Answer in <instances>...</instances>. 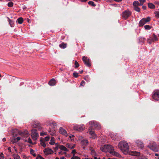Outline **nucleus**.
<instances>
[{
    "label": "nucleus",
    "mask_w": 159,
    "mask_h": 159,
    "mask_svg": "<svg viewBox=\"0 0 159 159\" xmlns=\"http://www.w3.org/2000/svg\"><path fill=\"white\" fill-rule=\"evenodd\" d=\"M101 150L103 152H109L113 156L120 157V155L118 152L115 151L114 148L111 145H104L100 147Z\"/></svg>",
    "instance_id": "obj_1"
},
{
    "label": "nucleus",
    "mask_w": 159,
    "mask_h": 159,
    "mask_svg": "<svg viewBox=\"0 0 159 159\" xmlns=\"http://www.w3.org/2000/svg\"><path fill=\"white\" fill-rule=\"evenodd\" d=\"M18 134L20 136L18 137L12 139L11 142L14 143H16L20 140H23L25 142L27 141L26 139H24L25 137H27L28 136L29 133L26 130H21L18 131Z\"/></svg>",
    "instance_id": "obj_2"
},
{
    "label": "nucleus",
    "mask_w": 159,
    "mask_h": 159,
    "mask_svg": "<svg viewBox=\"0 0 159 159\" xmlns=\"http://www.w3.org/2000/svg\"><path fill=\"white\" fill-rule=\"evenodd\" d=\"M119 148L125 154L128 153L129 151V147L127 142L125 141H122L118 143Z\"/></svg>",
    "instance_id": "obj_3"
},
{
    "label": "nucleus",
    "mask_w": 159,
    "mask_h": 159,
    "mask_svg": "<svg viewBox=\"0 0 159 159\" xmlns=\"http://www.w3.org/2000/svg\"><path fill=\"white\" fill-rule=\"evenodd\" d=\"M31 138L34 140H36L38 138L39 135L37 132V130L35 129H32L31 130Z\"/></svg>",
    "instance_id": "obj_4"
},
{
    "label": "nucleus",
    "mask_w": 159,
    "mask_h": 159,
    "mask_svg": "<svg viewBox=\"0 0 159 159\" xmlns=\"http://www.w3.org/2000/svg\"><path fill=\"white\" fill-rule=\"evenodd\" d=\"M151 18L149 17H148L146 18H143L139 22V26H141L143 25L144 24L149 22Z\"/></svg>",
    "instance_id": "obj_5"
},
{
    "label": "nucleus",
    "mask_w": 159,
    "mask_h": 159,
    "mask_svg": "<svg viewBox=\"0 0 159 159\" xmlns=\"http://www.w3.org/2000/svg\"><path fill=\"white\" fill-rule=\"evenodd\" d=\"M131 12L129 10H127L122 12V16L125 19H126L131 15Z\"/></svg>",
    "instance_id": "obj_6"
},
{
    "label": "nucleus",
    "mask_w": 159,
    "mask_h": 159,
    "mask_svg": "<svg viewBox=\"0 0 159 159\" xmlns=\"http://www.w3.org/2000/svg\"><path fill=\"white\" fill-rule=\"evenodd\" d=\"M150 149L155 152H157L158 148L155 142H152L150 143L148 146Z\"/></svg>",
    "instance_id": "obj_7"
},
{
    "label": "nucleus",
    "mask_w": 159,
    "mask_h": 159,
    "mask_svg": "<svg viewBox=\"0 0 159 159\" xmlns=\"http://www.w3.org/2000/svg\"><path fill=\"white\" fill-rule=\"evenodd\" d=\"M73 129L75 130L79 131H81L84 130L85 126L84 125L82 124L80 125H77L74 126Z\"/></svg>",
    "instance_id": "obj_8"
},
{
    "label": "nucleus",
    "mask_w": 159,
    "mask_h": 159,
    "mask_svg": "<svg viewBox=\"0 0 159 159\" xmlns=\"http://www.w3.org/2000/svg\"><path fill=\"white\" fill-rule=\"evenodd\" d=\"M89 124L91 127H93L94 128L99 129L101 128L100 125L96 121H92L89 122Z\"/></svg>",
    "instance_id": "obj_9"
},
{
    "label": "nucleus",
    "mask_w": 159,
    "mask_h": 159,
    "mask_svg": "<svg viewBox=\"0 0 159 159\" xmlns=\"http://www.w3.org/2000/svg\"><path fill=\"white\" fill-rule=\"evenodd\" d=\"M153 98L155 100H159V90H156L153 91L152 94Z\"/></svg>",
    "instance_id": "obj_10"
},
{
    "label": "nucleus",
    "mask_w": 159,
    "mask_h": 159,
    "mask_svg": "<svg viewBox=\"0 0 159 159\" xmlns=\"http://www.w3.org/2000/svg\"><path fill=\"white\" fill-rule=\"evenodd\" d=\"M82 60L84 61V64L87 66L89 67H90L91 66L90 60L87 57L84 56L82 58Z\"/></svg>",
    "instance_id": "obj_11"
},
{
    "label": "nucleus",
    "mask_w": 159,
    "mask_h": 159,
    "mask_svg": "<svg viewBox=\"0 0 159 159\" xmlns=\"http://www.w3.org/2000/svg\"><path fill=\"white\" fill-rule=\"evenodd\" d=\"M43 152L45 155H48L49 154H52L53 153V151L49 148H45Z\"/></svg>",
    "instance_id": "obj_12"
},
{
    "label": "nucleus",
    "mask_w": 159,
    "mask_h": 159,
    "mask_svg": "<svg viewBox=\"0 0 159 159\" xmlns=\"http://www.w3.org/2000/svg\"><path fill=\"white\" fill-rule=\"evenodd\" d=\"M89 132L91 135V138L93 139H95L97 138L96 134H95L93 131L90 128L89 130Z\"/></svg>",
    "instance_id": "obj_13"
},
{
    "label": "nucleus",
    "mask_w": 159,
    "mask_h": 159,
    "mask_svg": "<svg viewBox=\"0 0 159 159\" xmlns=\"http://www.w3.org/2000/svg\"><path fill=\"white\" fill-rule=\"evenodd\" d=\"M59 132L61 134L63 135H64L65 136H66V137L68 135H67V131H66V130L65 129L63 128H62V127L60 128L59 129Z\"/></svg>",
    "instance_id": "obj_14"
},
{
    "label": "nucleus",
    "mask_w": 159,
    "mask_h": 159,
    "mask_svg": "<svg viewBox=\"0 0 159 159\" xmlns=\"http://www.w3.org/2000/svg\"><path fill=\"white\" fill-rule=\"evenodd\" d=\"M128 154L131 156L137 157L140 155V152L136 151H129Z\"/></svg>",
    "instance_id": "obj_15"
},
{
    "label": "nucleus",
    "mask_w": 159,
    "mask_h": 159,
    "mask_svg": "<svg viewBox=\"0 0 159 159\" xmlns=\"http://www.w3.org/2000/svg\"><path fill=\"white\" fill-rule=\"evenodd\" d=\"M136 143L139 148H143L144 147L143 143L141 141L139 140H137Z\"/></svg>",
    "instance_id": "obj_16"
},
{
    "label": "nucleus",
    "mask_w": 159,
    "mask_h": 159,
    "mask_svg": "<svg viewBox=\"0 0 159 159\" xmlns=\"http://www.w3.org/2000/svg\"><path fill=\"white\" fill-rule=\"evenodd\" d=\"M56 80L54 79H51L49 82L48 84L51 86H53L56 85Z\"/></svg>",
    "instance_id": "obj_17"
},
{
    "label": "nucleus",
    "mask_w": 159,
    "mask_h": 159,
    "mask_svg": "<svg viewBox=\"0 0 159 159\" xmlns=\"http://www.w3.org/2000/svg\"><path fill=\"white\" fill-rule=\"evenodd\" d=\"M46 125H53L54 126L57 125V124L54 121L51 120L48 121L46 122Z\"/></svg>",
    "instance_id": "obj_18"
},
{
    "label": "nucleus",
    "mask_w": 159,
    "mask_h": 159,
    "mask_svg": "<svg viewBox=\"0 0 159 159\" xmlns=\"http://www.w3.org/2000/svg\"><path fill=\"white\" fill-rule=\"evenodd\" d=\"M66 147L70 149H72L75 148V145L71 143H68L66 144Z\"/></svg>",
    "instance_id": "obj_19"
},
{
    "label": "nucleus",
    "mask_w": 159,
    "mask_h": 159,
    "mask_svg": "<svg viewBox=\"0 0 159 159\" xmlns=\"http://www.w3.org/2000/svg\"><path fill=\"white\" fill-rule=\"evenodd\" d=\"M81 144L82 145L86 146L88 144L89 141L87 139H84L81 141Z\"/></svg>",
    "instance_id": "obj_20"
},
{
    "label": "nucleus",
    "mask_w": 159,
    "mask_h": 159,
    "mask_svg": "<svg viewBox=\"0 0 159 159\" xmlns=\"http://www.w3.org/2000/svg\"><path fill=\"white\" fill-rule=\"evenodd\" d=\"M59 149L63 151L66 152L68 151V150L65 146L62 145H61L59 147Z\"/></svg>",
    "instance_id": "obj_21"
},
{
    "label": "nucleus",
    "mask_w": 159,
    "mask_h": 159,
    "mask_svg": "<svg viewBox=\"0 0 159 159\" xmlns=\"http://www.w3.org/2000/svg\"><path fill=\"white\" fill-rule=\"evenodd\" d=\"M90 150L91 151V154L93 156H96L97 155V154L95 152L93 148H92V147H90Z\"/></svg>",
    "instance_id": "obj_22"
},
{
    "label": "nucleus",
    "mask_w": 159,
    "mask_h": 159,
    "mask_svg": "<svg viewBox=\"0 0 159 159\" xmlns=\"http://www.w3.org/2000/svg\"><path fill=\"white\" fill-rule=\"evenodd\" d=\"M133 5L134 7H135L139 6L140 4L138 1H136L133 2Z\"/></svg>",
    "instance_id": "obj_23"
},
{
    "label": "nucleus",
    "mask_w": 159,
    "mask_h": 159,
    "mask_svg": "<svg viewBox=\"0 0 159 159\" xmlns=\"http://www.w3.org/2000/svg\"><path fill=\"white\" fill-rule=\"evenodd\" d=\"M40 143L41 145L43 147L45 148L46 147V144L43 141V140L42 139H40Z\"/></svg>",
    "instance_id": "obj_24"
},
{
    "label": "nucleus",
    "mask_w": 159,
    "mask_h": 159,
    "mask_svg": "<svg viewBox=\"0 0 159 159\" xmlns=\"http://www.w3.org/2000/svg\"><path fill=\"white\" fill-rule=\"evenodd\" d=\"M55 139L53 137H51V139L49 143L50 144L53 145L55 143Z\"/></svg>",
    "instance_id": "obj_25"
},
{
    "label": "nucleus",
    "mask_w": 159,
    "mask_h": 159,
    "mask_svg": "<svg viewBox=\"0 0 159 159\" xmlns=\"http://www.w3.org/2000/svg\"><path fill=\"white\" fill-rule=\"evenodd\" d=\"M148 7L151 9H154L155 8V5L152 3H148Z\"/></svg>",
    "instance_id": "obj_26"
},
{
    "label": "nucleus",
    "mask_w": 159,
    "mask_h": 159,
    "mask_svg": "<svg viewBox=\"0 0 159 159\" xmlns=\"http://www.w3.org/2000/svg\"><path fill=\"white\" fill-rule=\"evenodd\" d=\"M48 133L51 135L53 136L55 134L56 132L53 130H50L48 131Z\"/></svg>",
    "instance_id": "obj_27"
},
{
    "label": "nucleus",
    "mask_w": 159,
    "mask_h": 159,
    "mask_svg": "<svg viewBox=\"0 0 159 159\" xmlns=\"http://www.w3.org/2000/svg\"><path fill=\"white\" fill-rule=\"evenodd\" d=\"M13 157L14 159H20V156L17 154H13Z\"/></svg>",
    "instance_id": "obj_28"
},
{
    "label": "nucleus",
    "mask_w": 159,
    "mask_h": 159,
    "mask_svg": "<svg viewBox=\"0 0 159 159\" xmlns=\"http://www.w3.org/2000/svg\"><path fill=\"white\" fill-rule=\"evenodd\" d=\"M18 23L19 24H21L23 22V19L22 17L19 18L17 20Z\"/></svg>",
    "instance_id": "obj_29"
},
{
    "label": "nucleus",
    "mask_w": 159,
    "mask_h": 159,
    "mask_svg": "<svg viewBox=\"0 0 159 159\" xmlns=\"http://www.w3.org/2000/svg\"><path fill=\"white\" fill-rule=\"evenodd\" d=\"M33 126L34 128H39V129H40V125L38 123L33 124Z\"/></svg>",
    "instance_id": "obj_30"
},
{
    "label": "nucleus",
    "mask_w": 159,
    "mask_h": 159,
    "mask_svg": "<svg viewBox=\"0 0 159 159\" xmlns=\"http://www.w3.org/2000/svg\"><path fill=\"white\" fill-rule=\"evenodd\" d=\"M9 24L11 27H14V22L11 20L9 19Z\"/></svg>",
    "instance_id": "obj_31"
},
{
    "label": "nucleus",
    "mask_w": 159,
    "mask_h": 159,
    "mask_svg": "<svg viewBox=\"0 0 159 159\" xmlns=\"http://www.w3.org/2000/svg\"><path fill=\"white\" fill-rule=\"evenodd\" d=\"M155 16L157 18H159V11H156L154 12Z\"/></svg>",
    "instance_id": "obj_32"
},
{
    "label": "nucleus",
    "mask_w": 159,
    "mask_h": 159,
    "mask_svg": "<svg viewBox=\"0 0 159 159\" xmlns=\"http://www.w3.org/2000/svg\"><path fill=\"white\" fill-rule=\"evenodd\" d=\"M13 5V3L12 2H9L7 4L8 6L9 7H12Z\"/></svg>",
    "instance_id": "obj_33"
},
{
    "label": "nucleus",
    "mask_w": 159,
    "mask_h": 159,
    "mask_svg": "<svg viewBox=\"0 0 159 159\" xmlns=\"http://www.w3.org/2000/svg\"><path fill=\"white\" fill-rule=\"evenodd\" d=\"M60 47L61 48H65L66 47V45L64 43H62L60 45Z\"/></svg>",
    "instance_id": "obj_34"
},
{
    "label": "nucleus",
    "mask_w": 159,
    "mask_h": 159,
    "mask_svg": "<svg viewBox=\"0 0 159 159\" xmlns=\"http://www.w3.org/2000/svg\"><path fill=\"white\" fill-rule=\"evenodd\" d=\"M88 4L89 5H91L93 6H96L94 2L92 1H89L88 2Z\"/></svg>",
    "instance_id": "obj_35"
},
{
    "label": "nucleus",
    "mask_w": 159,
    "mask_h": 159,
    "mask_svg": "<svg viewBox=\"0 0 159 159\" xmlns=\"http://www.w3.org/2000/svg\"><path fill=\"white\" fill-rule=\"evenodd\" d=\"M30 153L32 154L34 157L36 156V154L34 153V151L32 149H31L30 150Z\"/></svg>",
    "instance_id": "obj_36"
},
{
    "label": "nucleus",
    "mask_w": 159,
    "mask_h": 159,
    "mask_svg": "<svg viewBox=\"0 0 159 159\" xmlns=\"http://www.w3.org/2000/svg\"><path fill=\"white\" fill-rule=\"evenodd\" d=\"M153 40V41H156L158 40V39L157 37V36L155 34H153V38H152Z\"/></svg>",
    "instance_id": "obj_37"
},
{
    "label": "nucleus",
    "mask_w": 159,
    "mask_h": 159,
    "mask_svg": "<svg viewBox=\"0 0 159 159\" xmlns=\"http://www.w3.org/2000/svg\"><path fill=\"white\" fill-rule=\"evenodd\" d=\"M134 9L136 11L138 12H140V8L138 7H134Z\"/></svg>",
    "instance_id": "obj_38"
},
{
    "label": "nucleus",
    "mask_w": 159,
    "mask_h": 159,
    "mask_svg": "<svg viewBox=\"0 0 159 159\" xmlns=\"http://www.w3.org/2000/svg\"><path fill=\"white\" fill-rule=\"evenodd\" d=\"M144 27L146 30H149L151 28L150 26L148 25H145Z\"/></svg>",
    "instance_id": "obj_39"
},
{
    "label": "nucleus",
    "mask_w": 159,
    "mask_h": 159,
    "mask_svg": "<svg viewBox=\"0 0 159 159\" xmlns=\"http://www.w3.org/2000/svg\"><path fill=\"white\" fill-rule=\"evenodd\" d=\"M26 140L27 141L26 142H27L28 143H30L31 144H33V143L32 142L30 138H28V140Z\"/></svg>",
    "instance_id": "obj_40"
},
{
    "label": "nucleus",
    "mask_w": 159,
    "mask_h": 159,
    "mask_svg": "<svg viewBox=\"0 0 159 159\" xmlns=\"http://www.w3.org/2000/svg\"><path fill=\"white\" fill-rule=\"evenodd\" d=\"M50 139V137L46 136L44 138V141H49Z\"/></svg>",
    "instance_id": "obj_41"
},
{
    "label": "nucleus",
    "mask_w": 159,
    "mask_h": 159,
    "mask_svg": "<svg viewBox=\"0 0 159 159\" xmlns=\"http://www.w3.org/2000/svg\"><path fill=\"white\" fill-rule=\"evenodd\" d=\"M139 1L140 2V5L142 6L143 5L144 2H145V0H139Z\"/></svg>",
    "instance_id": "obj_42"
},
{
    "label": "nucleus",
    "mask_w": 159,
    "mask_h": 159,
    "mask_svg": "<svg viewBox=\"0 0 159 159\" xmlns=\"http://www.w3.org/2000/svg\"><path fill=\"white\" fill-rule=\"evenodd\" d=\"M70 159H80V158L77 156H73Z\"/></svg>",
    "instance_id": "obj_43"
},
{
    "label": "nucleus",
    "mask_w": 159,
    "mask_h": 159,
    "mask_svg": "<svg viewBox=\"0 0 159 159\" xmlns=\"http://www.w3.org/2000/svg\"><path fill=\"white\" fill-rule=\"evenodd\" d=\"M76 152V150L75 149L73 150L71 152V153L72 154L73 156H75V153Z\"/></svg>",
    "instance_id": "obj_44"
},
{
    "label": "nucleus",
    "mask_w": 159,
    "mask_h": 159,
    "mask_svg": "<svg viewBox=\"0 0 159 159\" xmlns=\"http://www.w3.org/2000/svg\"><path fill=\"white\" fill-rule=\"evenodd\" d=\"M85 81L84 80H82L80 83V86H84L85 85Z\"/></svg>",
    "instance_id": "obj_45"
},
{
    "label": "nucleus",
    "mask_w": 159,
    "mask_h": 159,
    "mask_svg": "<svg viewBox=\"0 0 159 159\" xmlns=\"http://www.w3.org/2000/svg\"><path fill=\"white\" fill-rule=\"evenodd\" d=\"M73 75L74 77L76 78L78 76V74L76 72H75L73 73Z\"/></svg>",
    "instance_id": "obj_46"
},
{
    "label": "nucleus",
    "mask_w": 159,
    "mask_h": 159,
    "mask_svg": "<svg viewBox=\"0 0 159 159\" xmlns=\"http://www.w3.org/2000/svg\"><path fill=\"white\" fill-rule=\"evenodd\" d=\"M110 136L111 137V138L113 140L115 139H116V138L115 137L116 135L115 136H114L113 134H110Z\"/></svg>",
    "instance_id": "obj_47"
},
{
    "label": "nucleus",
    "mask_w": 159,
    "mask_h": 159,
    "mask_svg": "<svg viewBox=\"0 0 159 159\" xmlns=\"http://www.w3.org/2000/svg\"><path fill=\"white\" fill-rule=\"evenodd\" d=\"M47 133L45 132H41L40 133V135L42 136H44V135H47Z\"/></svg>",
    "instance_id": "obj_48"
},
{
    "label": "nucleus",
    "mask_w": 159,
    "mask_h": 159,
    "mask_svg": "<svg viewBox=\"0 0 159 159\" xmlns=\"http://www.w3.org/2000/svg\"><path fill=\"white\" fill-rule=\"evenodd\" d=\"M56 146L54 148V149L56 151L58 149V145L57 143L56 144Z\"/></svg>",
    "instance_id": "obj_49"
},
{
    "label": "nucleus",
    "mask_w": 159,
    "mask_h": 159,
    "mask_svg": "<svg viewBox=\"0 0 159 159\" xmlns=\"http://www.w3.org/2000/svg\"><path fill=\"white\" fill-rule=\"evenodd\" d=\"M75 67H76V68L78 67L79 66V64H78V63L77 62V61H76L75 62Z\"/></svg>",
    "instance_id": "obj_50"
},
{
    "label": "nucleus",
    "mask_w": 159,
    "mask_h": 159,
    "mask_svg": "<svg viewBox=\"0 0 159 159\" xmlns=\"http://www.w3.org/2000/svg\"><path fill=\"white\" fill-rule=\"evenodd\" d=\"M37 159H44L41 156L39 155L37 157Z\"/></svg>",
    "instance_id": "obj_51"
},
{
    "label": "nucleus",
    "mask_w": 159,
    "mask_h": 159,
    "mask_svg": "<svg viewBox=\"0 0 159 159\" xmlns=\"http://www.w3.org/2000/svg\"><path fill=\"white\" fill-rule=\"evenodd\" d=\"M147 42L150 44L152 42V41H151V39H150V38L148 39H147Z\"/></svg>",
    "instance_id": "obj_52"
},
{
    "label": "nucleus",
    "mask_w": 159,
    "mask_h": 159,
    "mask_svg": "<svg viewBox=\"0 0 159 159\" xmlns=\"http://www.w3.org/2000/svg\"><path fill=\"white\" fill-rule=\"evenodd\" d=\"M0 157H1V159H3V153H1L0 154Z\"/></svg>",
    "instance_id": "obj_53"
},
{
    "label": "nucleus",
    "mask_w": 159,
    "mask_h": 159,
    "mask_svg": "<svg viewBox=\"0 0 159 159\" xmlns=\"http://www.w3.org/2000/svg\"><path fill=\"white\" fill-rule=\"evenodd\" d=\"M74 137V136L73 135H70L69 136V138H70V139L72 140V139H73V138Z\"/></svg>",
    "instance_id": "obj_54"
},
{
    "label": "nucleus",
    "mask_w": 159,
    "mask_h": 159,
    "mask_svg": "<svg viewBox=\"0 0 159 159\" xmlns=\"http://www.w3.org/2000/svg\"><path fill=\"white\" fill-rule=\"evenodd\" d=\"M63 153L66 154V153L65 152H59V154H60V155H62L63 154Z\"/></svg>",
    "instance_id": "obj_55"
},
{
    "label": "nucleus",
    "mask_w": 159,
    "mask_h": 159,
    "mask_svg": "<svg viewBox=\"0 0 159 159\" xmlns=\"http://www.w3.org/2000/svg\"><path fill=\"white\" fill-rule=\"evenodd\" d=\"M8 150L10 152H11V148L10 147H8Z\"/></svg>",
    "instance_id": "obj_56"
},
{
    "label": "nucleus",
    "mask_w": 159,
    "mask_h": 159,
    "mask_svg": "<svg viewBox=\"0 0 159 159\" xmlns=\"http://www.w3.org/2000/svg\"><path fill=\"white\" fill-rule=\"evenodd\" d=\"M24 159H26L27 157L25 155H22Z\"/></svg>",
    "instance_id": "obj_57"
},
{
    "label": "nucleus",
    "mask_w": 159,
    "mask_h": 159,
    "mask_svg": "<svg viewBox=\"0 0 159 159\" xmlns=\"http://www.w3.org/2000/svg\"><path fill=\"white\" fill-rule=\"evenodd\" d=\"M142 8L143 9V10H145L146 8V7L145 6H143L142 7Z\"/></svg>",
    "instance_id": "obj_58"
},
{
    "label": "nucleus",
    "mask_w": 159,
    "mask_h": 159,
    "mask_svg": "<svg viewBox=\"0 0 159 159\" xmlns=\"http://www.w3.org/2000/svg\"><path fill=\"white\" fill-rule=\"evenodd\" d=\"M114 0L116 2H120L122 0Z\"/></svg>",
    "instance_id": "obj_59"
},
{
    "label": "nucleus",
    "mask_w": 159,
    "mask_h": 159,
    "mask_svg": "<svg viewBox=\"0 0 159 159\" xmlns=\"http://www.w3.org/2000/svg\"><path fill=\"white\" fill-rule=\"evenodd\" d=\"M81 2H85L87 1V0H80Z\"/></svg>",
    "instance_id": "obj_60"
},
{
    "label": "nucleus",
    "mask_w": 159,
    "mask_h": 159,
    "mask_svg": "<svg viewBox=\"0 0 159 159\" xmlns=\"http://www.w3.org/2000/svg\"><path fill=\"white\" fill-rule=\"evenodd\" d=\"M138 159H148V158L145 157V158H139Z\"/></svg>",
    "instance_id": "obj_61"
},
{
    "label": "nucleus",
    "mask_w": 159,
    "mask_h": 159,
    "mask_svg": "<svg viewBox=\"0 0 159 159\" xmlns=\"http://www.w3.org/2000/svg\"><path fill=\"white\" fill-rule=\"evenodd\" d=\"M84 159H92V158H88V157H85Z\"/></svg>",
    "instance_id": "obj_62"
},
{
    "label": "nucleus",
    "mask_w": 159,
    "mask_h": 159,
    "mask_svg": "<svg viewBox=\"0 0 159 159\" xmlns=\"http://www.w3.org/2000/svg\"><path fill=\"white\" fill-rule=\"evenodd\" d=\"M3 142H5L6 141V139L5 138H3L2 139Z\"/></svg>",
    "instance_id": "obj_63"
},
{
    "label": "nucleus",
    "mask_w": 159,
    "mask_h": 159,
    "mask_svg": "<svg viewBox=\"0 0 159 159\" xmlns=\"http://www.w3.org/2000/svg\"><path fill=\"white\" fill-rule=\"evenodd\" d=\"M61 159H65V157H61Z\"/></svg>",
    "instance_id": "obj_64"
}]
</instances>
